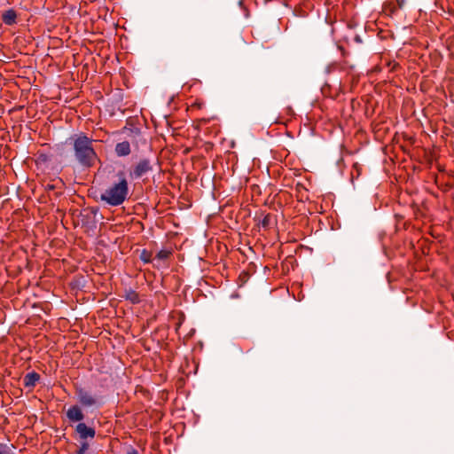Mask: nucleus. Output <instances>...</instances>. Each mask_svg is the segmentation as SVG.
<instances>
[{"label": "nucleus", "instance_id": "f257e3e1", "mask_svg": "<svg viewBox=\"0 0 454 454\" xmlns=\"http://www.w3.org/2000/svg\"><path fill=\"white\" fill-rule=\"evenodd\" d=\"M72 146L73 156L78 166L83 169H90L100 161L94 144L98 141L90 137L84 132H79L70 136L67 139Z\"/></svg>", "mask_w": 454, "mask_h": 454}, {"label": "nucleus", "instance_id": "f03ea898", "mask_svg": "<svg viewBox=\"0 0 454 454\" xmlns=\"http://www.w3.org/2000/svg\"><path fill=\"white\" fill-rule=\"evenodd\" d=\"M75 395L77 403L71 405L66 412L67 420L71 424L83 420L85 419L84 411L92 412L94 410H99L104 404L102 396L92 394L82 387H75Z\"/></svg>", "mask_w": 454, "mask_h": 454}, {"label": "nucleus", "instance_id": "7ed1b4c3", "mask_svg": "<svg viewBox=\"0 0 454 454\" xmlns=\"http://www.w3.org/2000/svg\"><path fill=\"white\" fill-rule=\"evenodd\" d=\"M118 176H121L119 182L107 188L100 196L102 201L113 207L121 205L129 193L128 181L124 173L120 172Z\"/></svg>", "mask_w": 454, "mask_h": 454}, {"label": "nucleus", "instance_id": "20e7f679", "mask_svg": "<svg viewBox=\"0 0 454 454\" xmlns=\"http://www.w3.org/2000/svg\"><path fill=\"white\" fill-rule=\"evenodd\" d=\"M140 143L145 144V138L141 130L137 128L129 129L127 139L115 145L114 153L118 157H126L131 153V145L137 148Z\"/></svg>", "mask_w": 454, "mask_h": 454}, {"label": "nucleus", "instance_id": "39448f33", "mask_svg": "<svg viewBox=\"0 0 454 454\" xmlns=\"http://www.w3.org/2000/svg\"><path fill=\"white\" fill-rule=\"evenodd\" d=\"M159 165V160L156 157H146L140 159L132 168L130 176L135 179L142 177L144 175L153 170L155 166Z\"/></svg>", "mask_w": 454, "mask_h": 454}, {"label": "nucleus", "instance_id": "423d86ee", "mask_svg": "<svg viewBox=\"0 0 454 454\" xmlns=\"http://www.w3.org/2000/svg\"><path fill=\"white\" fill-rule=\"evenodd\" d=\"M74 434L76 440H94L96 430L93 427L87 425L83 420L76 421Z\"/></svg>", "mask_w": 454, "mask_h": 454}, {"label": "nucleus", "instance_id": "0eeeda50", "mask_svg": "<svg viewBox=\"0 0 454 454\" xmlns=\"http://www.w3.org/2000/svg\"><path fill=\"white\" fill-rule=\"evenodd\" d=\"M40 374L36 372H28L23 378V385L25 387L33 389L40 380Z\"/></svg>", "mask_w": 454, "mask_h": 454}, {"label": "nucleus", "instance_id": "6e6552de", "mask_svg": "<svg viewBox=\"0 0 454 454\" xmlns=\"http://www.w3.org/2000/svg\"><path fill=\"white\" fill-rule=\"evenodd\" d=\"M51 160V154L39 150L35 153V162L37 167H45Z\"/></svg>", "mask_w": 454, "mask_h": 454}, {"label": "nucleus", "instance_id": "1a4fd4ad", "mask_svg": "<svg viewBox=\"0 0 454 454\" xmlns=\"http://www.w3.org/2000/svg\"><path fill=\"white\" fill-rule=\"evenodd\" d=\"M17 13L13 9H8L2 14V20L5 25L12 26L16 23Z\"/></svg>", "mask_w": 454, "mask_h": 454}, {"label": "nucleus", "instance_id": "9d476101", "mask_svg": "<svg viewBox=\"0 0 454 454\" xmlns=\"http://www.w3.org/2000/svg\"><path fill=\"white\" fill-rule=\"evenodd\" d=\"M122 297L132 304H138L141 301L139 294L131 288L125 289Z\"/></svg>", "mask_w": 454, "mask_h": 454}, {"label": "nucleus", "instance_id": "9b49d317", "mask_svg": "<svg viewBox=\"0 0 454 454\" xmlns=\"http://www.w3.org/2000/svg\"><path fill=\"white\" fill-rule=\"evenodd\" d=\"M80 442L78 449L75 451V454H87L90 447V442L92 440H77Z\"/></svg>", "mask_w": 454, "mask_h": 454}, {"label": "nucleus", "instance_id": "f8f14e48", "mask_svg": "<svg viewBox=\"0 0 454 454\" xmlns=\"http://www.w3.org/2000/svg\"><path fill=\"white\" fill-rule=\"evenodd\" d=\"M271 223H272V215L268 213L263 215L262 220H260L258 226L263 228L264 230H269L271 226Z\"/></svg>", "mask_w": 454, "mask_h": 454}, {"label": "nucleus", "instance_id": "ddd939ff", "mask_svg": "<svg viewBox=\"0 0 454 454\" xmlns=\"http://www.w3.org/2000/svg\"><path fill=\"white\" fill-rule=\"evenodd\" d=\"M153 253L146 249H143L140 253L139 258L145 263H149L152 262Z\"/></svg>", "mask_w": 454, "mask_h": 454}, {"label": "nucleus", "instance_id": "4468645a", "mask_svg": "<svg viewBox=\"0 0 454 454\" xmlns=\"http://www.w3.org/2000/svg\"><path fill=\"white\" fill-rule=\"evenodd\" d=\"M172 254V251L168 249H161L160 250L157 254L156 258L159 260H167L169 258V256Z\"/></svg>", "mask_w": 454, "mask_h": 454}, {"label": "nucleus", "instance_id": "2eb2a0df", "mask_svg": "<svg viewBox=\"0 0 454 454\" xmlns=\"http://www.w3.org/2000/svg\"><path fill=\"white\" fill-rule=\"evenodd\" d=\"M362 171V168L358 163H355L353 165L352 170H351V179L353 180L355 177H359Z\"/></svg>", "mask_w": 454, "mask_h": 454}, {"label": "nucleus", "instance_id": "dca6fc26", "mask_svg": "<svg viewBox=\"0 0 454 454\" xmlns=\"http://www.w3.org/2000/svg\"><path fill=\"white\" fill-rule=\"evenodd\" d=\"M56 188H57L56 184H47L44 186V190L47 192H53V195L57 198V197L60 196L62 194V192H55Z\"/></svg>", "mask_w": 454, "mask_h": 454}, {"label": "nucleus", "instance_id": "f3484780", "mask_svg": "<svg viewBox=\"0 0 454 454\" xmlns=\"http://www.w3.org/2000/svg\"><path fill=\"white\" fill-rule=\"evenodd\" d=\"M0 454H14L10 447H8L5 443L0 442Z\"/></svg>", "mask_w": 454, "mask_h": 454}, {"label": "nucleus", "instance_id": "a211bd4d", "mask_svg": "<svg viewBox=\"0 0 454 454\" xmlns=\"http://www.w3.org/2000/svg\"><path fill=\"white\" fill-rule=\"evenodd\" d=\"M126 454H138V451L132 448V447H129L128 450H127V452Z\"/></svg>", "mask_w": 454, "mask_h": 454}, {"label": "nucleus", "instance_id": "6ab92c4d", "mask_svg": "<svg viewBox=\"0 0 454 454\" xmlns=\"http://www.w3.org/2000/svg\"><path fill=\"white\" fill-rule=\"evenodd\" d=\"M399 67V64H398V63H396V62H395V63H394V65H393V67H391V70H392V71H395V70L396 69V67Z\"/></svg>", "mask_w": 454, "mask_h": 454}, {"label": "nucleus", "instance_id": "aec40b11", "mask_svg": "<svg viewBox=\"0 0 454 454\" xmlns=\"http://www.w3.org/2000/svg\"><path fill=\"white\" fill-rule=\"evenodd\" d=\"M398 5L400 8L403 7L404 1L403 0H397Z\"/></svg>", "mask_w": 454, "mask_h": 454}]
</instances>
